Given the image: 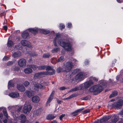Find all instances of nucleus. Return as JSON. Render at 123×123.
<instances>
[{
	"label": "nucleus",
	"instance_id": "obj_4",
	"mask_svg": "<svg viewBox=\"0 0 123 123\" xmlns=\"http://www.w3.org/2000/svg\"><path fill=\"white\" fill-rule=\"evenodd\" d=\"M123 105V100L122 99L120 100L117 102L114 103L112 105V107L117 109L121 108Z\"/></svg>",
	"mask_w": 123,
	"mask_h": 123
},
{
	"label": "nucleus",
	"instance_id": "obj_51",
	"mask_svg": "<svg viewBox=\"0 0 123 123\" xmlns=\"http://www.w3.org/2000/svg\"><path fill=\"white\" fill-rule=\"evenodd\" d=\"M20 69V68L18 66H15L14 68V70L16 71H18Z\"/></svg>",
	"mask_w": 123,
	"mask_h": 123
},
{
	"label": "nucleus",
	"instance_id": "obj_55",
	"mask_svg": "<svg viewBox=\"0 0 123 123\" xmlns=\"http://www.w3.org/2000/svg\"><path fill=\"white\" fill-rule=\"evenodd\" d=\"M72 27V24L70 23H68V27L69 28H71Z\"/></svg>",
	"mask_w": 123,
	"mask_h": 123
},
{
	"label": "nucleus",
	"instance_id": "obj_38",
	"mask_svg": "<svg viewBox=\"0 0 123 123\" xmlns=\"http://www.w3.org/2000/svg\"><path fill=\"white\" fill-rule=\"evenodd\" d=\"M59 49V48H55L53 49L51 51L52 53H55L57 52Z\"/></svg>",
	"mask_w": 123,
	"mask_h": 123
},
{
	"label": "nucleus",
	"instance_id": "obj_6",
	"mask_svg": "<svg viewBox=\"0 0 123 123\" xmlns=\"http://www.w3.org/2000/svg\"><path fill=\"white\" fill-rule=\"evenodd\" d=\"M84 73L80 72L75 76V79L76 80H79L81 81L83 80L84 77Z\"/></svg>",
	"mask_w": 123,
	"mask_h": 123
},
{
	"label": "nucleus",
	"instance_id": "obj_32",
	"mask_svg": "<svg viewBox=\"0 0 123 123\" xmlns=\"http://www.w3.org/2000/svg\"><path fill=\"white\" fill-rule=\"evenodd\" d=\"M51 56L49 53L44 54L43 55V57L44 58H48Z\"/></svg>",
	"mask_w": 123,
	"mask_h": 123
},
{
	"label": "nucleus",
	"instance_id": "obj_31",
	"mask_svg": "<svg viewBox=\"0 0 123 123\" xmlns=\"http://www.w3.org/2000/svg\"><path fill=\"white\" fill-rule=\"evenodd\" d=\"M64 56H61L58 59L57 62H62L64 61Z\"/></svg>",
	"mask_w": 123,
	"mask_h": 123
},
{
	"label": "nucleus",
	"instance_id": "obj_34",
	"mask_svg": "<svg viewBox=\"0 0 123 123\" xmlns=\"http://www.w3.org/2000/svg\"><path fill=\"white\" fill-rule=\"evenodd\" d=\"M117 91L113 92L109 96V98H111L116 96L117 95Z\"/></svg>",
	"mask_w": 123,
	"mask_h": 123
},
{
	"label": "nucleus",
	"instance_id": "obj_13",
	"mask_svg": "<svg viewBox=\"0 0 123 123\" xmlns=\"http://www.w3.org/2000/svg\"><path fill=\"white\" fill-rule=\"evenodd\" d=\"M46 70L47 71H49V72L53 73L54 72L53 75L55 74V70L53 69L52 67L50 66H46Z\"/></svg>",
	"mask_w": 123,
	"mask_h": 123
},
{
	"label": "nucleus",
	"instance_id": "obj_60",
	"mask_svg": "<svg viewBox=\"0 0 123 123\" xmlns=\"http://www.w3.org/2000/svg\"><path fill=\"white\" fill-rule=\"evenodd\" d=\"M22 108V107H19L17 110L18 112H19L21 110Z\"/></svg>",
	"mask_w": 123,
	"mask_h": 123
},
{
	"label": "nucleus",
	"instance_id": "obj_21",
	"mask_svg": "<svg viewBox=\"0 0 123 123\" xmlns=\"http://www.w3.org/2000/svg\"><path fill=\"white\" fill-rule=\"evenodd\" d=\"M42 110L41 108H39L38 109L36 110L34 112V115L36 116H38L41 113Z\"/></svg>",
	"mask_w": 123,
	"mask_h": 123
},
{
	"label": "nucleus",
	"instance_id": "obj_8",
	"mask_svg": "<svg viewBox=\"0 0 123 123\" xmlns=\"http://www.w3.org/2000/svg\"><path fill=\"white\" fill-rule=\"evenodd\" d=\"M21 44L24 46H26L29 48L31 47L32 46L30 43L27 41L22 40L21 41Z\"/></svg>",
	"mask_w": 123,
	"mask_h": 123
},
{
	"label": "nucleus",
	"instance_id": "obj_17",
	"mask_svg": "<svg viewBox=\"0 0 123 123\" xmlns=\"http://www.w3.org/2000/svg\"><path fill=\"white\" fill-rule=\"evenodd\" d=\"M111 118V116H107L103 117L102 119L100 120V122L102 123L107 121L109 119Z\"/></svg>",
	"mask_w": 123,
	"mask_h": 123
},
{
	"label": "nucleus",
	"instance_id": "obj_36",
	"mask_svg": "<svg viewBox=\"0 0 123 123\" xmlns=\"http://www.w3.org/2000/svg\"><path fill=\"white\" fill-rule=\"evenodd\" d=\"M3 112L4 115L6 117L7 119H8V114L7 112V111L6 109H4L3 111Z\"/></svg>",
	"mask_w": 123,
	"mask_h": 123
},
{
	"label": "nucleus",
	"instance_id": "obj_44",
	"mask_svg": "<svg viewBox=\"0 0 123 123\" xmlns=\"http://www.w3.org/2000/svg\"><path fill=\"white\" fill-rule=\"evenodd\" d=\"M30 84L29 82L27 81H25L24 83V84L26 87L27 86Z\"/></svg>",
	"mask_w": 123,
	"mask_h": 123
},
{
	"label": "nucleus",
	"instance_id": "obj_16",
	"mask_svg": "<svg viewBox=\"0 0 123 123\" xmlns=\"http://www.w3.org/2000/svg\"><path fill=\"white\" fill-rule=\"evenodd\" d=\"M21 55V52L20 51H18L14 53L12 56L14 58H16L19 57Z\"/></svg>",
	"mask_w": 123,
	"mask_h": 123
},
{
	"label": "nucleus",
	"instance_id": "obj_7",
	"mask_svg": "<svg viewBox=\"0 0 123 123\" xmlns=\"http://www.w3.org/2000/svg\"><path fill=\"white\" fill-rule=\"evenodd\" d=\"M18 65L21 67H25L26 65V61L25 59L21 58L18 62Z\"/></svg>",
	"mask_w": 123,
	"mask_h": 123
},
{
	"label": "nucleus",
	"instance_id": "obj_53",
	"mask_svg": "<svg viewBox=\"0 0 123 123\" xmlns=\"http://www.w3.org/2000/svg\"><path fill=\"white\" fill-rule=\"evenodd\" d=\"M68 88H66L64 86H63L60 87V88H59V89H60V90H64L66 89H68Z\"/></svg>",
	"mask_w": 123,
	"mask_h": 123
},
{
	"label": "nucleus",
	"instance_id": "obj_30",
	"mask_svg": "<svg viewBox=\"0 0 123 123\" xmlns=\"http://www.w3.org/2000/svg\"><path fill=\"white\" fill-rule=\"evenodd\" d=\"M40 72L34 75V78H39L41 76Z\"/></svg>",
	"mask_w": 123,
	"mask_h": 123
},
{
	"label": "nucleus",
	"instance_id": "obj_42",
	"mask_svg": "<svg viewBox=\"0 0 123 123\" xmlns=\"http://www.w3.org/2000/svg\"><path fill=\"white\" fill-rule=\"evenodd\" d=\"M90 96H88L86 97L82 98L81 99L82 100H86L89 99L90 98Z\"/></svg>",
	"mask_w": 123,
	"mask_h": 123
},
{
	"label": "nucleus",
	"instance_id": "obj_26",
	"mask_svg": "<svg viewBox=\"0 0 123 123\" xmlns=\"http://www.w3.org/2000/svg\"><path fill=\"white\" fill-rule=\"evenodd\" d=\"M107 83L105 82H102L100 83L98 86L99 87L102 88V90L105 88Z\"/></svg>",
	"mask_w": 123,
	"mask_h": 123
},
{
	"label": "nucleus",
	"instance_id": "obj_54",
	"mask_svg": "<svg viewBox=\"0 0 123 123\" xmlns=\"http://www.w3.org/2000/svg\"><path fill=\"white\" fill-rule=\"evenodd\" d=\"M65 116V115L64 114H63L61 115L59 117L60 119V120H62V118H63Z\"/></svg>",
	"mask_w": 123,
	"mask_h": 123
},
{
	"label": "nucleus",
	"instance_id": "obj_46",
	"mask_svg": "<svg viewBox=\"0 0 123 123\" xmlns=\"http://www.w3.org/2000/svg\"><path fill=\"white\" fill-rule=\"evenodd\" d=\"M60 28L61 30H62L63 29L65 28V26L64 25L61 24H60Z\"/></svg>",
	"mask_w": 123,
	"mask_h": 123
},
{
	"label": "nucleus",
	"instance_id": "obj_45",
	"mask_svg": "<svg viewBox=\"0 0 123 123\" xmlns=\"http://www.w3.org/2000/svg\"><path fill=\"white\" fill-rule=\"evenodd\" d=\"M90 112V110L89 109H87L82 112L83 114H85L87 113H89Z\"/></svg>",
	"mask_w": 123,
	"mask_h": 123
},
{
	"label": "nucleus",
	"instance_id": "obj_48",
	"mask_svg": "<svg viewBox=\"0 0 123 123\" xmlns=\"http://www.w3.org/2000/svg\"><path fill=\"white\" fill-rule=\"evenodd\" d=\"M84 109V108H81L80 109H78L76 110L75 111V113L77 112L78 113V112H80V111H81L83 110Z\"/></svg>",
	"mask_w": 123,
	"mask_h": 123
},
{
	"label": "nucleus",
	"instance_id": "obj_15",
	"mask_svg": "<svg viewBox=\"0 0 123 123\" xmlns=\"http://www.w3.org/2000/svg\"><path fill=\"white\" fill-rule=\"evenodd\" d=\"M17 88L18 90L21 92H24L25 90V87L22 84H18Z\"/></svg>",
	"mask_w": 123,
	"mask_h": 123
},
{
	"label": "nucleus",
	"instance_id": "obj_49",
	"mask_svg": "<svg viewBox=\"0 0 123 123\" xmlns=\"http://www.w3.org/2000/svg\"><path fill=\"white\" fill-rule=\"evenodd\" d=\"M62 71V68H58L57 70V72L58 73H59Z\"/></svg>",
	"mask_w": 123,
	"mask_h": 123
},
{
	"label": "nucleus",
	"instance_id": "obj_40",
	"mask_svg": "<svg viewBox=\"0 0 123 123\" xmlns=\"http://www.w3.org/2000/svg\"><path fill=\"white\" fill-rule=\"evenodd\" d=\"M30 55L32 56H37L38 54L36 52H33L31 53Z\"/></svg>",
	"mask_w": 123,
	"mask_h": 123
},
{
	"label": "nucleus",
	"instance_id": "obj_22",
	"mask_svg": "<svg viewBox=\"0 0 123 123\" xmlns=\"http://www.w3.org/2000/svg\"><path fill=\"white\" fill-rule=\"evenodd\" d=\"M41 74L42 75H53L54 72L51 73L49 72L48 71H43L42 72H40Z\"/></svg>",
	"mask_w": 123,
	"mask_h": 123
},
{
	"label": "nucleus",
	"instance_id": "obj_12",
	"mask_svg": "<svg viewBox=\"0 0 123 123\" xmlns=\"http://www.w3.org/2000/svg\"><path fill=\"white\" fill-rule=\"evenodd\" d=\"M39 29L38 28L35 29L31 28L29 29L28 30L30 32H31L33 34L35 35L37 33L38 31H39Z\"/></svg>",
	"mask_w": 123,
	"mask_h": 123
},
{
	"label": "nucleus",
	"instance_id": "obj_3",
	"mask_svg": "<svg viewBox=\"0 0 123 123\" xmlns=\"http://www.w3.org/2000/svg\"><path fill=\"white\" fill-rule=\"evenodd\" d=\"M73 67V62H67L64 65V67L65 69V71L66 72H69Z\"/></svg>",
	"mask_w": 123,
	"mask_h": 123
},
{
	"label": "nucleus",
	"instance_id": "obj_9",
	"mask_svg": "<svg viewBox=\"0 0 123 123\" xmlns=\"http://www.w3.org/2000/svg\"><path fill=\"white\" fill-rule=\"evenodd\" d=\"M93 84V82L91 80L84 83V87L86 88H87Z\"/></svg>",
	"mask_w": 123,
	"mask_h": 123
},
{
	"label": "nucleus",
	"instance_id": "obj_18",
	"mask_svg": "<svg viewBox=\"0 0 123 123\" xmlns=\"http://www.w3.org/2000/svg\"><path fill=\"white\" fill-rule=\"evenodd\" d=\"M32 71V69L29 67H27V68H25L24 70V72L26 74L31 73Z\"/></svg>",
	"mask_w": 123,
	"mask_h": 123
},
{
	"label": "nucleus",
	"instance_id": "obj_28",
	"mask_svg": "<svg viewBox=\"0 0 123 123\" xmlns=\"http://www.w3.org/2000/svg\"><path fill=\"white\" fill-rule=\"evenodd\" d=\"M27 66V67H29L31 68H32L34 70L36 69L38 67L37 65H28Z\"/></svg>",
	"mask_w": 123,
	"mask_h": 123
},
{
	"label": "nucleus",
	"instance_id": "obj_2",
	"mask_svg": "<svg viewBox=\"0 0 123 123\" xmlns=\"http://www.w3.org/2000/svg\"><path fill=\"white\" fill-rule=\"evenodd\" d=\"M91 92H93L95 94H97L102 91V88L99 87L98 85H94L91 87L89 89Z\"/></svg>",
	"mask_w": 123,
	"mask_h": 123
},
{
	"label": "nucleus",
	"instance_id": "obj_35",
	"mask_svg": "<svg viewBox=\"0 0 123 123\" xmlns=\"http://www.w3.org/2000/svg\"><path fill=\"white\" fill-rule=\"evenodd\" d=\"M46 66L45 65H41L38 67V68L40 70H44L46 69Z\"/></svg>",
	"mask_w": 123,
	"mask_h": 123
},
{
	"label": "nucleus",
	"instance_id": "obj_29",
	"mask_svg": "<svg viewBox=\"0 0 123 123\" xmlns=\"http://www.w3.org/2000/svg\"><path fill=\"white\" fill-rule=\"evenodd\" d=\"M34 86L39 89H42L43 87V86L41 84L38 83H37L34 85Z\"/></svg>",
	"mask_w": 123,
	"mask_h": 123
},
{
	"label": "nucleus",
	"instance_id": "obj_47",
	"mask_svg": "<svg viewBox=\"0 0 123 123\" xmlns=\"http://www.w3.org/2000/svg\"><path fill=\"white\" fill-rule=\"evenodd\" d=\"M79 90V87L78 86L75 87L74 88L72 89V91H76Z\"/></svg>",
	"mask_w": 123,
	"mask_h": 123
},
{
	"label": "nucleus",
	"instance_id": "obj_5",
	"mask_svg": "<svg viewBox=\"0 0 123 123\" xmlns=\"http://www.w3.org/2000/svg\"><path fill=\"white\" fill-rule=\"evenodd\" d=\"M32 109L31 105L27 104L26 103L24 105V107L23 109V111L24 113H26L27 112H29L31 111Z\"/></svg>",
	"mask_w": 123,
	"mask_h": 123
},
{
	"label": "nucleus",
	"instance_id": "obj_19",
	"mask_svg": "<svg viewBox=\"0 0 123 123\" xmlns=\"http://www.w3.org/2000/svg\"><path fill=\"white\" fill-rule=\"evenodd\" d=\"M60 37V35L59 34H56V37L55 38H54V41H53V43H54V46H57V44L56 43V41L57 39H59V38Z\"/></svg>",
	"mask_w": 123,
	"mask_h": 123
},
{
	"label": "nucleus",
	"instance_id": "obj_57",
	"mask_svg": "<svg viewBox=\"0 0 123 123\" xmlns=\"http://www.w3.org/2000/svg\"><path fill=\"white\" fill-rule=\"evenodd\" d=\"M54 93H55V91H53L50 94V96H52V97H53V96H54Z\"/></svg>",
	"mask_w": 123,
	"mask_h": 123
},
{
	"label": "nucleus",
	"instance_id": "obj_23",
	"mask_svg": "<svg viewBox=\"0 0 123 123\" xmlns=\"http://www.w3.org/2000/svg\"><path fill=\"white\" fill-rule=\"evenodd\" d=\"M56 117V116L52 114H49L47 116L46 119L47 120H52Z\"/></svg>",
	"mask_w": 123,
	"mask_h": 123
},
{
	"label": "nucleus",
	"instance_id": "obj_64",
	"mask_svg": "<svg viewBox=\"0 0 123 123\" xmlns=\"http://www.w3.org/2000/svg\"><path fill=\"white\" fill-rule=\"evenodd\" d=\"M122 121H119L118 122V123H123V120H122Z\"/></svg>",
	"mask_w": 123,
	"mask_h": 123
},
{
	"label": "nucleus",
	"instance_id": "obj_61",
	"mask_svg": "<svg viewBox=\"0 0 123 123\" xmlns=\"http://www.w3.org/2000/svg\"><path fill=\"white\" fill-rule=\"evenodd\" d=\"M71 97H70V96H69L68 97L64 99V100H68V99H71Z\"/></svg>",
	"mask_w": 123,
	"mask_h": 123
},
{
	"label": "nucleus",
	"instance_id": "obj_24",
	"mask_svg": "<svg viewBox=\"0 0 123 123\" xmlns=\"http://www.w3.org/2000/svg\"><path fill=\"white\" fill-rule=\"evenodd\" d=\"M53 98V97H52V96H49L46 102V106H50V104H49L52 100Z\"/></svg>",
	"mask_w": 123,
	"mask_h": 123
},
{
	"label": "nucleus",
	"instance_id": "obj_58",
	"mask_svg": "<svg viewBox=\"0 0 123 123\" xmlns=\"http://www.w3.org/2000/svg\"><path fill=\"white\" fill-rule=\"evenodd\" d=\"M3 29L6 31L7 29V27L6 26H3Z\"/></svg>",
	"mask_w": 123,
	"mask_h": 123
},
{
	"label": "nucleus",
	"instance_id": "obj_1",
	"mask_svg": "<svg viewBox=\"0 0 123 123\" xmlns=\"http://www.w3.org/2000/svg\"><path fill=\"white\" fill-rule=\"evenodd\" d=\"M60 46L63 47L67 51H70L72 50L71 46L70 43H66L64 40L61 39L58 42Z\"/></svg>",
	"mask_w": 123,
	"mask_h": 123
},
{
	"label": "nucleus",
	"instance_id": "obj_33",
	"mask_svg": "<svg viewBox=\"0 0 123 123\" xmlns=\"http://www.w3.org/2000/svg\"><path fill=\"white\" fill-rule=\"evenodd\" d=\"M26 95L29 97H30L32 95V92L31 91H26L25 92Z\"/></svg>",
	"mask_w": 123,
	"mask_h": 123
},
{
	"label": "nucleus",
	"instance_id": "obj_20",
	"mask_svg": "<svg viewBox=\"0 0 123 123\" xmlns=\"http://www.w3.org/2000/svg\"><path fill=\"white\" fill-rule=\"evenodd\" d=\"M29 34L28 32L27 31H25L23 33L22 35V36L24 39H25L29 35Z\"/></svg>",
	"mask_w": 123,
	"mask_h": 123
},
{
	"label": "nucleus",
	"instance_id": "obj_14",
	"mask_svg": "<svg viewBox=\"0 0 123 123\" xmlns=\"http://www.w3.org/2000/svg\"><path fill=\"white\" fill-rule=\"evenodd\" d=\"M32 101L34 103L38 102L40 100L39 97L37 96H33L32 97Z\"/></svg>",
	"mask_w": 123,
	"mask_h": 123
},
{
	"label": "nucleus",
	"instance_id": "obj_52",
	"mask_svg": "<svg viewBox=\"0 0 123 123\" xmlns=\"http://www.w3.org/2000/svg\"><path fill=\"white\" fill-rule=\"evenodd\" d=\"M75 112V111L71 113V115L73 116L74 117L77 115L78 113L77 112H76V113Z\"/></svg>",
	"mask_w": 123,
	"mask_h": 123
},
{
	"label": "nucleus",
	"instance_id": "obj_50",
	"mask_svg": "<svg viewBox=\"0 0 123 123\" xmlns=\"http://www.w3.org/2000/svg\"><path fill=\"white\" fill-rule=\"evenodd\" d=\"M9 59V57L6 56H5L3 59V61H7Z\"/></svg>",
	"mask_w": 123,
	"mask_h": 123
},
{
	"label": "nucleus",
	"instance_id": "obj_11",
	"mask_svg": "<svg viewBox=\"0 0 123 123\" xmlns=\"http://www.w3.org/2000/svg\"><path fill=\"white\" fill-rule=\"evenodd\" d=\"M19 93L18 92H13L9 93V95L12 98H14L18 97Z\"/></svg>",
	"mask_w": 123,
	"mask_h": 123
},
{
	"label": "nucleus",
	"instance_id": "obj_25",
	"mask_svg": "<svg viewBox=\"0 0 123 123\" xmlns=\"http://www.w3.org/2000/svg\"><path fill=\"white\" fill-rule=\"evenodd\" d=\"M39 31L44 34H47L50 32V31H49L44 29H39Z\"/></svg>",
	"mask_w": 123,
	"mask_h": 123
},
{
	"label": "nucleus",
	"instance_id": "obj_37",
	"mask_svg": "<svg viewBox=\"0 0 123 123\" xmlns=\"http://www.w3.org/2000/svg\"><path fill=\"white\" fill-rule=\"evenodd\" d=\"M8 86L9 87H14V85L12 81H10L8 83Z\"/></svg>",
	"mask_w": 123,
	"mask_h": 123
},
{
	"label": "nucleus",
	"instance_id": "obj_43",
	"mask_svg": "<svg viewBox=\"0 0 123 123\" xmlns=\"http://www.w3.org/2000/svg\"><path fill=\"white\" fill-rule=\"evenodd\" d=\"M78 96V94L75 93L71 95L70 96L71 98L77 97Z\"/></svg>",
	"mask_w": 123,
	"mask_h": 123
},
{
	"label": "nucleus",
	"instance_id": "obj_59",
	"mask_svg": "<svg viewBox=\"0 0 123 123\" xmlns=\"http://www.w3.org/2000/svg\"><path fill=\"white\" fill-rule=\"evenodd\" d=\"M7 119H6L4 120L3 121L4 123H7Z\"/></svg>",
	"mask_w": 123,
	"mask_h": 123
},
{
	"label": "nucleus",
	"instance_id": "obj_56",
	"mask_svg": "<svg viewBox=\"0 0 123 123\" xmlns=\"http://www.w3.org/2000/svg\"><path fill=\"white\" fill-rule=\"evenodd\" d=\"M57 103L58 104H61L63 102L62 101L59 100L58 99H57Z\"/></svg>",
	"mask_w": 123,
	"mask_h": 123
},
{
	"label": "nucleus",
	"instance_id": "obj_10",
	"mask_svg": "<svg viewBox=\"0 0 123 123\" xmlns=\"http://www.w3.org/2000/svg\"><path fill=\"white\" fill-rule=\"evenodd\" d=\"M17 119L21 120V123H24L26 120V117L24 114L21 115L17 117Z\"/></svg>",
	"mask_w": 123,
	"mask_h": 123
},
{
	"label": "nucleus",
	"instance_id": "obj_41",
	"mask_svg": "<svg viewBox=\"0 0 123 123\" xmlns=\"http://www.w3.org/2000/svg\"><path fill=\"white\" fill-rule=\"evenodd\" d=\"M15 62L14 61H9L7 64V65L8 66H10L12 65Z\"/></svg>",
	"mask_w": 123,
	"mask_h": 123
},
{
	"label": "nucleus",
	"instance_id": "obj_63",
	"mask_svg": "<svg viewBox=\"0 0 123 123\" xmlns=\"http://www.w3.org/2000/svg\"><path fill=\"white\" fill-rule=\"evenodd\" d=\"M120 115H123V109L120 112Z\"/></svg>",
	"mask_w": 123,
	"mask_h": 123
},
{
	"label": "nucleus",
	"instance_id": "obj_39",
	"mask_svg": "<svg viewBox=\"0 0 123 123\" xmlns=\"http://www.w3.org/2000/svg\"><path fill=\"white\" fill-rule=\"evenodd\" d=\"M118 120L117 118H115L113 119H112L111 122L112 123H116Z\"/></svg>",
	"mask_w": 123,
	"mask_h": 123
},
{
	"label": "nucleus",
	"instance_id": "obj_27",
	"mask_svg": "<svg viewBox=\"0 0 123 123\" xmlns=\"http://www.w3.org/2000/svg\"><path fill=\"white\" fill-rule=\"evenodd\" d=\"M7 46L8 47H12L14 44V43L11 40H8L7 43Z\"/></svg>",
	"mask_w": 123,
	"mask_h": 123
},
{
	"label": "nucleus",
	"instance_id": "obj_62",
	"mask_svg": "<svg viewBox=\"0 0 123 123\" xmlns=\"http://www.w3.org/2000/svg\"><path fill=\"white\" fill-rule=\"evenodd\" d=\"M3 116L2 113H0V120L2 119Z\"/></svg>",
	"mask_w": 123,
	"mask_h": 123
}]
</instances>
